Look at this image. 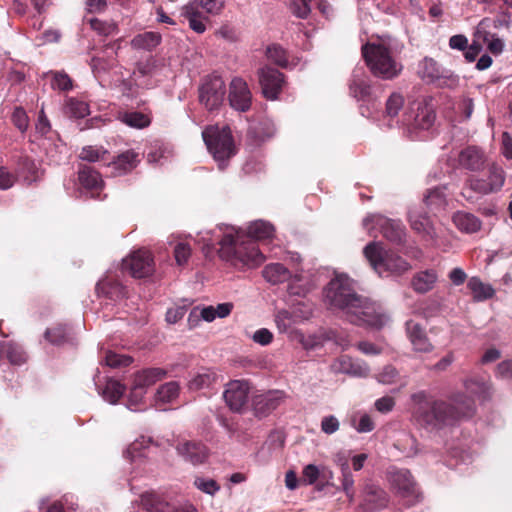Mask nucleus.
Returning a JSON list of instances; mask_svg holds the SVG:
<instances>
[{"label":"nucleus","instance_id":"obj_46","mask_svg":"<svg viewBox=\"0 0 512 512\" xmlns=\"http://www.w3.org/2000/svg\"><path fill=\"white\" fill-rule=\"evenodd\" d=\"M151 440L144 436L136 439L125 451V457L134 462L144 456V450L149 447Z\"/></svg>","mask_w":512,"mask_h":512},{"label":"nucleus","instance_id":"obj_5","mask_svg":"<svg viewBox=\"0 0 512 512\" xmlns=\"http://www.w3.org/2000/svg\"><path fill=\"white\" fill-rule=\"evenodd\" d=\"M506 173L501 165L496 162L487 165V173L483 176L470 175L463 188V196L471 200L473 194L485 196L499 192L504 186Z\"/></svg>","mask_w":512,"mask_h":512},{"label":"nucleus","instance_id":"obj_20","mask_svg":"<svg viewBox=\"0 0 512 512\" xmlns=\"http://www.w3.org/2000/svg\"><path fill=\"white\" fill-rule=\"evenodd\" d=\"M176 451L186 462L199 465L206 461L208 450L204 444L194 440H182L176 446Z\"/></svg>","mask_w":512,"mask_h":512},{"label":"nucleus","instance_id":"obj_64","mask_svg":"<svg viewBox=\"0 0 512 512\" xmlns=\"http://www.w3.org/2000/svg\"><path fill=\"white\" fill-rule=\"evenodd\" d=\"M251 339L261 346H267L272 343L274 335L269 329L260 328L253 333Z\"/></svg>","mask_w":512,"mask_h":512},{"label":"nucleus","instance_id":"obj_29","mask_svg":"<svg viewBox=\"0 0 512 512\" xmlns=\"http://www.w3.org/2000/svg\"><path fill=\"white\" fill-rule=\"evenodd\" d=\"M167 372L162 368H148L135 373L133 382L147 390L148 387L165 378Z\"/></svg>","mask_w":512,"mask_h":512},{"label":"nucleus","instance_id":"obj_11","mask_svg":"<svg viewBox=\"0 0 512 512\" xmlns=\"http://www.w3.org/2000/svg\"><path fill=\"white\" fill-rule=\"evenodd\" d=\"M225 82L217 75L207 76L199 88L200 103L209 111L217 110L224 102Z\"/></svg>","mask_w":512,"mask_h":512},{"label":"nucleus","instance_id":"obj_47","mask_svg":"<svg viewBox=\"0 0 512 512\" xmlns=\"http://www.w3.org/2000/svg\"><path fill=\"white\" fill-rule=\"evenodd\" d=\"M70 330L63 325L47 329L45 339L53 345H61L69 340Z\"/></svg>","mask_w":512,"mask_h":512},{"label":"nucleus","instance_id":"obj_8","mask_svg":"<svg viewBox=\"0 0 512 512\" xmlns=\"http://www.w3.org/2000/svg\"><path fill=\"white\" fill-rule=\"evenodd\" d=\"M363 227L370 235L376 236L379 232L390 242L402 244L406 237V230L401 221L392 220L380 214H370L363 219Z\"/></svg>","mask_w":512,"mask_h":512},{"label":"nucleus","instance_id":"obj_33","mask_svg":"<svg viewBox=\"0 0 512 512\" xmlns=\"http://www.w3.org/2000/svg\"><path fill=\"white\" fill-rule=\"evenodd\" d=\"M80 184L87 190H99L103 186L100 174L89 166H83L78 172Z\"/></svg>","mask_w":512,"mask_h":512},{"label":"nucleus","instance_id":"obj_59","mask_svg":"<svg viewBox=\"0 0 512 512\" xmlns=\"http://www.w3.org/2000/svg\"><path fill=\"white\" fill-rule=\"evenodd\" d=\"M352 425L359 433L371 432L375 427L372 418L366 413L359 414V420L357 423L356 416H354L352 419Z\"/></svg>","mask_w":512,"mask_h":512},{"label":"nucleus","instance_id":"obj_41","mask_svg":"<svg viewBox=\"0 0 512 512\" xmlns=\"http://www.w3.org/2000/svg\"><path fill=\"white\" fill-rule=\"evenodd\" d=\"M125 390V386L119 381L109 379L101 394L106 401L111 404H116L123 396Z\"/></svg>","mask_w":512,"mask_h":512},{"label":"nucleus","instance_id":"obj_52","mask_svg":"<svg viewBox=\"0 0 512 512\" xmlns=\"http://www.w3.org/2000/svg\"><path fill=\"white\" fill-rule=\"evenodd\" d=\"M215 381V375L210 372L199 373L188 384L190 390L196 391L208 388Z\"/></svg>","mask_w":512,"mask_h":512},{"label":"nucleus","instance_id":"obj_53","mask_svg":"<svg viewBox=\"0 0 512 512\" xmlns=\"http://www.w3.org/2000/svg\"><path fill=\"white\" fill-rule=\"evenodd\" d=\"M47 75H51V87L53 89L67 91L72 88V80L70 77L64 73L59 71H50Z\"/></svg>","mask_w":512,"mask_h":512},{"label":"nucleus","instance_id":"obj_43","mask_svg":"<svg viewBox=\"0 0 512 512\" xmlns=\"http://www.w3.org/2000/svg\"><path fill=\"white\" fill-rule=\"evenodd\" d=\"M464 386L468 393L475 395L480 399H486L491 394L490 384L486 381L469 379L465 381Z\"/></svg>","mask_w":512,"mask_h":512},{"label":"nucleus","instance_id":"obj_37","mask_svg":"<svg viewBox=\"0 0 512 512\" xmlns=\"http://www.w3.org/2000/svg\"><path fill=\"white\" fill-rule=\"evenodd\" d=\"M182 15L188 20L189 27L198 34H202L206 30L204 18L202 14L197 10L194 4H188L183 7Z\"/></svg>","mask_w":512,"mask_h":512},{"label":"nucleus","instance_id":"obj_57","mask_svg":"<svg viewBox=\"0 0 512 512\" xmlns=\"http://www.w3.org/2000/svg\"><path fill=\"white\" fill-rule=\"evenodd\" d=\"M105 364L112 368L125 367L132 363V358L127 355H120L114 352H107L104 358Z\"/></svg>","mask_w":512,"mask_h":512},{"label":"nucleus","instance_id":"obj_44","mask_svg":"<svg viewBox=\"0 0 512 512\" xmlns=\"http://www.w3.org/2000/svg\"><path fill=\"white\" fill-rule=\"evenodd\" d=\"M275 133L274 125L269 121L259 122L249 128L248 134L257 141H264Z\"/></svg>","mask_w":512,"mask_h":512},{"label":"nucleus","instance_id":"obj_22","mask_svg":"<svg viewBox=\"0 0 512 512\" xmlns=\"http://www.w3.org/2000/svg\"><path fill=\"white\" fill-rule=\"evenodd\" d=\"M284 399L285 393L280 390H272L258 395L254 399L255 412L260 416H265L277 409Z\"/></svg>","mask_w":512,"mask_h":512},{"label":"nucleus","instance_id":"obj_18","mask_svg":"<svg viewBox=\"0 0 512 512\" xmlns=\"http://www.w3.org/2000/svg\"><path fill=\"white\" fill-rule=\"evenodd\" d=\"M228 99L233 109L241 112L249 110L252 95L247 83L242 78L235 77L232 79Z\"/></svg>","mask_w":512,"mask_h":512},{"label":"nucleus","instance_id":"obj_25","mask_svg":"<svg viewBox=\"0 0 512 512\" xmlns=\"http://www.w3.org/2000/svg\"><path fill=\"white\" fill-rule=\"evenodd\" d=\"M140 162L139 154L134 150H127L119 154L114 161L109 163L113 176H121L132 171Z\"/></svg>","mask_w":512,"mask_h":512},{"label":"nucleus","instance_id":"obj_58","mask_svg":"<svg viewBox=\"0 0 512 512\" xmlns=\"http://www.w3.org/2000/svg\"><path fill=\"white\" fill-rule=\"evenodd\" d=\"M107 154V151L102 148H97L94 146H86L82 149L80 152L79 157L82 160L88 161V162H96L99 160H102Z\"/></svg>","mask_w":512,"mask_h":512},{"label":"nucleus","instance_id":"obj_26","mask_svg":"<svg viewBox=\"0 0 512 512\" xmlns=\"http://www.w3.org/2000/svg\"><path fill=\"white\" fill-rule=\"evenodd\" d=\"M406 330L409 340L416 352L427 353L433 348L429 342L423 328L416 322L410 320L406 322Z\"/></svg>","mask_w":512,"mask_h":512},{"label":"nucleus","instance_id":"obj_61","mask_svg":"<svg viewBox=\"0 0 512 512\" xmlns=\"http://www.w3.org/2000/svg\"><path fill=\"white\" fill-rule=\"evenodd\" d=\"M191 256V247L183 242H179L174 248V257L177 265H185Z\"/></svg>","mask_w":512,"mask_h":512},{"label":"nucleus","instance_id":"obj_24","mask_svg":"<svg viewBox=\"0 0 512 512\" xmlns=\"http://www.w3.org/2000/svg\"><path fill=\"white\" fill-rule=\"evenodd\" d=\"M408 219L411 228L421 234L426 240L434 242L436 240V232L429 218L417 209H410Z\"/></svg>","mask_w":512,"mask_h":512},{"label":"nucleus","instance_id":"obj_38","mask_svg":"<svg viewBox=\"0 0 512 512\" xmlns=\"http://www.w3.org/2000/svg\"><path fill=\"white\" fill-rule=\"evenodd\" d=\"M118 119L129 127L142 129L150 125V117L142 112H120Z\"/></svg>","mask_w":512,"mask_h":512},{"label":"nucleus","instance_id":"obj_36","mask_svg":"<svg viewBox=\"0 0 512 512\" xmlns=\"http://www.w3.org/2000/svg\"><path fill=\"white\" fill-rule=\"evenodd\" d=\"M467 287L473 294L476 301H483L493 297L495 290L489 284L481 281L478 277H471L468 280Z\"/></svg>","mask_w":512,"mask_h":512},{"label":"nucleus","instance_id":"obj_50","mask_svg":"<svg viewBox=\"0 0 512 512\" xmlns=\"http://www.w3.org/2000/svg\"><path fill=\"white\" fill-rule=\"evenodd\" d=\"M267 58L278 66L287 68L289 66L286 51L279 45L273 44L267 48Z\"/></svg>","mask_w":512,"mask_h":512},{"label":"nucleus","instance_id":"obj_9","mask_svg":"<svg viewBox=\"0 0 512 512\" xmlns=\"http://www.w3.org/2000/svg\"><path fill=\"white\" fill-rule=\"evenodd\" d=\"M435 122V111L431 103L423 101L416 103V108H411L409 114H405L402 125L406 126L411 138H417L418 131L428 130Z\"/></svg>","mask_w":512,"mask_h":512},{"label":"nucleus","instance_id":"obj_10","mask_svg":"<svg viewBox=\"0 0 512 512\" xmlns=\"http://www.w3.org/2000/svg\"><path fill=\"white\" fill-rule=\"evenodd\" d=\"M390 483L405 506H413L420 501L421 493L411 473L406 469L390 472Z\"/></svg>","mask_w":512,"mask_h":512},{"label":"nucleus","instance_id":"obj_63","mask_svg":"<svg viewBox=\"0 0 512 512\" xmlns=\"http://www.w3.org/2000/svg\"><path fill=\"white\" fill-rule=\"evenodd\" d=\"M12 121L21 132H25L29 126L28 116L21 107L15 108L12 114Z\"/></svg>","mask_w":512,"mask_h":512},{"label":"nucleus","instance_id":"obj_12","mask_svg":"<svg viewBox=\"0 0 512 512\" xmlns=\"http://www.w3.org/2000/svg\"><path fill=\"white\" fill-rule=\"evenodd\" d=\"M418 75L426 82L440 87H455L458 77L448 70L442 69L432 58H424L418 65Z\"/></svg>","mask_w":512,"mask_h":512},{"label":"nucleus","instance_id":"obj_39","mask_svg":"<svg viewBox=\"0 0 512 512\" xmlns=\"http://www.w3.org/2000/svg\"><path fill=\"white\" fill-rule=\"evenodd\" d=\"M141 505L147 512H169L168 503L154 492L142 494Z\"/></svg>","mask_w":512,"mask_h":512},{"label":"nucleus","instance_id":"obj_19","mask_svg":"<svg viewBox=\"0 0 512 512\" xmlns=\"http://www.w3.org/2000/svg\"><path fill=\"white\" fill-rule=\"evenodd\" d=\"M330 368L334 373L347 374L352 377H367L370 373V368L365 361L347 355L335 359Z\"/></svg>","mask_w":512,"mask_h":512},{"label":"nucleus","instance_id":"obj_62","mask_svg":"<svg viewBox=\"0 0 512 512\" xmlns=\"http://www.w3.org/2000/svg\"><path fill=\"white\" fill-rule=\"evenodd\" d=\"M398 378V371L391 365L385 366L382 371L377 375L376 379L379 383L390 385L396 382Z\"/></svg>","mask_w":512,"mask_h":512},{"label":"nucleus","instance_id":"obj_48","mask_svg":"<svg viewBox=\"0 0 512 512\" xmlns=\"http://www.w3.org/2000/svg\"><path fill=\"white\" fill-rule=\"evenodd\" d=\"M0 347L11 364L21 365L26 361L25 353L19 346L6 342L0 343Z\"/></svg>","mask_w":512,"mask_h":512},{"label":"nucleus","instance_id":"obj_2","mask_svg":"<svg viewBox=\"0 0 512 512\" xmlns=\"http://www.w3.org/2000/svg\"><path fill=\"white\" fill-rule=\"evenodd\" d=\"M274 226L264 220H255L247 228V235L234 227L227 228L222 236L213 237L207 232L202 237L203 242L209 248L216 243L220 245V256L230 261L233 265L257 267L265 261V256L257 247L255 240L266 241L274 237Z\"/></svg>","mask_w":512,"mask_h":512},{"label":"nucleus","instance_id":"obj_3","mask_svg":"<svg viewBox=\"0 0 512 512\" xmlns=\"http://www.w3.org/2000/svg\"><path fill=\"white\" fill-rule=\"evenodd\" d=\"M413 420L426 429H439L461 419L470 418L475 412L474 400L464 393L456 394L451 403L437 401L425 391L411 395Z\"/></svg>","mask_w":512,"mask_h":512},{"label":"nucleus","instance_id":"obj_60","mask_svg":"<svg viewBox=\"0 0 512 512\" xmlns=\"http://www.w3.org/2000/svg\"><path fill=\"white\" fill-rule=\"evenodd\" d=\"M321 470L314 464H308L303 468L301 481L305 485H313L319 479Z\"/></svg>","mask_w":512,"mask_h":512},{"label":"nucleus","instance_id":"obj_1","mask_svg":"<svg viewBox=\"0 0 512 512\" xmlns=\"http://www.w3.org/2000/svg\"><path fill=\"white\" fill-rule=\"evenodd\" d=\"M325 302L331 309L340 310L354 325L379 330L390 321L380 304L356 293L354 281L345 274L330 280L325 289Z\"/></svg>","mask_w":512,"mask_h":512},{"label":"nucleus","instance_id":"obj_32","mask_svg":"<svg viewBox=\"0 0 512 512\" xmlns=\"http://www.w3.org/2000/svg\"><path fill=\"white\" fill-rule=\"evenodd\" d=\"M453 222L465 233H475L481 228V221L473 214L459 211L454 214Z\"/></svg>","mask_w":512,"mask_h":512},{"label":"nucleus","instance_id":"obj_45","mask_svg":"<svg viewBox=\"0 0 512 512\" xmlns=\"http://www.w3.org/2000/svg\"><path fill=\"white\" fill-rule=\"evenodd\" d=\"M370 90L371 87L368 80L360 78L356 73H354L350 84L351 95L358 100H363L370 95Z\"/></svg>","mask_w":512,"mask_h":512},{"label":"nucleus","instance_id":"obj_54","mask_svg":"<svg viewBox=\"0 0 512 512\" xmlns=\"http://www.w3.org/2000/svg\"><path fill=\"white\" fill-rule=\"evenodd\" d=\"M290 311L293 313L295 319L301 323L311 317L313 307L309 302L299 301L296 304H292Z\"/></svg>","mask_w":512,"mask_h":512},{"label":"nucleus","instance_id":"obj_40","mask_svg":"<svg viewBox=\"0 0 512 512\" xmlns=\"http://www.w3.org/2000/svg\"><path fill=\"white\" fill-rule=\"evenodd\" d=\"M204 320L206 322H212L216 319L215 307L214 306H196L194 307L188 317V323L190 327H195L198 325L200 320Z\"/></svg>","mask_w":512,"mask_h":512},{"label":"nucleus","instance_id":"obj_56","mask_svg":"<svg viewBox=\"0 0 512 512\" xmlns=\"http://www.w3.org/2000/svg\"><path fill=\"white\" fill-rule=\"evenodd\" d=\"M404 105V98L400 93H392L386 101V115L389 117L397 116Z\"/></svg>","mask_w":512,"mask_h":512},{"label":"nucleus","instance_id":"obj_23","mask_svg":"<svg viewBox=\"0 0 512 512\" xmlns=\"http://www.w3.org/2000/svg\"><path fill=\"white\" fill-rule=\"evenodd\" d=\"M490 19L484 18L482 19L476 27L475 38L478 42H483L487 45L488 50L494 54L499 55L502 53L504 49V42L499 37H496L495 34H491L487 31L489 27Z\"/></svg>","mask_w":512,"mask_h":512},{"label":"nucleus","instance_id":"obj_42","mask_svg":"<svg viewBox=\"0 0 512 512\" xmlns=\"http://www.w3.org/2000/svg\"><path fill=\"white\" fill-rule=\"evenodd\" d=\"M64 113L69 117L84 118L89 115V106L86 102L69 98L65 102Z\"/></svg>","mask_w":512,"mask_h":512},{"label":"nucleus","instance_id":"obj_21","mask_svg":"<svg viewBox=\"0 0 512 512\" xmlns=\"http://www.w3.org/2000/svg\"><path fill=\"white\" fill-rule=\"evenodd\" d=\"M486 162L487 157L484 151L476 146H468L462 149L458 154L459 167L472 172L483 169Z\"/></svg>","mask_w":512,"mask_h":512},{"label":"nucleus","instance_id":"obj_13","mask_svg":"<svg viewBox=\"0 0 512 512\" xmlns=\"http://www.w3.org/2000/svg\"><path fill=\"white\" fill-rule=\"evenodd\" d=\"M122 268L134 278H145L153 274L154 261L149 251L141 249L123 259Z\"/></svg>","mask_w":512,"mask_h":512},{"label":"nucleus","instance_id":"obj_16","mask_svg":"<svg viewBox=\"0 0 512 512\" xmlns=\"http://www.w3.org/2000/svg\"><path fill=\"white\" fill-rule=\"evenodd\" d=\"M97 294L106 308L114 306L126 296L125 288L113 276H106L96 286Z\"/></svg>","mask_w":512,"mask_h":512},{"label":"nucleus","instance_id":"obj_15","mask_svg":"<svg viewBox=\"0 0 512 512\" xmlns=\"http://www.w3.org/2000/svg\"><path fill=\"white\" fill-rule=\"evenodd\" d=\"M360 509L363 512H375L388 504L387 493L371 482H366L361 490Z\"/></svg>","mask_w":512,"mask_h":512},{"label":"nucleus","instance_id":"obj_6","mask_svg":"<svg viewBox=\"0 0 512 512\" xmlns=\"http://www.w3.org/2000/svg\"><path fill=\"white\" fill-rule=\"evenodd\" d=\"M363 253L380 276L386 272L401 274L411 268L410 264L401 256L386 251L381 242H370L365 246Z\"/></svg>","mask_w":512,"mask_h":512},{"label":"nucleus","instance_id":"obj_51","mask_svg":"<svg viewBox=\"0 0 512 512\" xmlns=\"http://www.w3.org/2000/svg\"><path fill=\"white\" fill-rule=\"evenodd\" d=\"M424 201L430 208H439L444 206L446 199L443 187H435L428 191L425 195Z\"/></svg>","mask_w":512,"mask_h":512},{"label":"nucleus","instance_id":"obj_35","mask_svg":"<svg viewBox=\"0 0 512 512\" xmlns=\"http://www.w3.org/2000/svg\"><path fill=\"white\" fill-rule=\"evenodd\" d=\"M180 387L178 382L170 381L161 385L155 393L157 405L173 403L179 396Z\"/></svg>","mask_w":512,"mask_h":512},{"label":"nucleus","instance_id":"obj_31","mask_svg":"<svg viewBox=\"0 0 512 512\" xmlns=\"http://www.w3.org/2000/svg\"><path fill=\"white\" fill-rule=\"evenodd\" d=\"M311 289V284L307 276L294 270V274L288 280L287 292L290 296L304 297Z\"/></svg>","mask_w":512,"mask_h":512},{"label":"nucleus","instance_id":"obj_27","mask_svg":"<svg viewBox=\"0 0 512 512\" xmlns=\"http://www.w3.org/2000/svg\"><path fill=\"white\" fill-rule=\"evenodd\" d=\"M438 280V274L433 269L417 272L411 281L415 292L424 294L431 291Z\"/></svg>","mask_w":512,"mask_h":512},{"label":"nucleus","instance_id":"obj_28","mask_svg":"<svg viewBox=\"0 0 512 512\" xmlns=\"http://www.w3.org/2000/svg\"><path fill=\"white\" fill-rule=\"evenodd\" d=\"M262 273L263 277L271 284H279L288 281L294 274V271H291L281 263H272L265 266Z\"/></svg>","mask_w":512,"mask_h":512},{"label":"nucleus","instance_id":"obj_49","mask_svg":"<svg viewBox=\"0 0 512 512\" xmlns=\"http://www.w3.org/2000/svg\"><path fill=\"white\" fill-rule=\"evenodd\" d=\"M146 393L147 390L133 382L128 396L127 408L132 411L142 410L140 406L144 403Z\"/></svg>","mask_w":512,"mask_h":512},{"label":"nucleus","instance_id":"obj_55","mask_svg":"<svg viewBox=\"0 0 512 512\" xmlns=\"http://www.w3.org/2000/svg\"><path fill=\"white\" fill-rule=\"evenodd\" d=\"M194 485L203 493L211 496H214L220 490V485L214 479L205 477H196Z\"/></svg>","mask_w":512,"mask_h":512},{"label":"nucleus","instance_id":"obj_17","mask_svg":"<svg viewBox=\"0 0 512 512\" xmlns=\"http://www.w3.org/2000/svg\"><path fill=\"white\" fill-rule=\"evenodd\" d=\"M258 74L263 95L270 100L277 99L284 85L283 74L271 67L261 68Z\"/></svg>","mask_w":512,"mask_h":512},{"label":"nucleus","instance_id":"obj_34","mask_svg":"<svg viewBox=\"0 0 512 512\" xmlns=\"http://www.w3.org/2000/svg\"><path fill=\"white\" fill-rule=\"evenodd\" d=\"M274 323L281 334H291L294 332V326L299 324L288 309L277 310L274 314Z\"/></svg>","mask_w":512,"mask_h":512},{"label":"nucleus","instance_id":"obj_30","mask_svg":"<svg viewBox=\"0 0 512 512\" xmlns=\"http://www.w3.org/2000/svg\"><path fill=\"white\" fill-rule=\"evenodd\" d=\"M161 39L160 33L148 31L134 36L130 44L136 50L152 51L160 44Z\"/></svg>","mask_w":512,"mask_h":512},{"label":"nucleus","instance_id":"obj_14","mask_svg":"<svg viewBox=\"0 0 512 512\" xmlns=\"http://www.w3.org/2000/svg\"><path fill=\"white\" fill-rule=\"evenodd\" d=\"M250 393V385L246 380H232L226 384L223 398L233 412H241L246 406Z\"/></svg>","mask_w":512,"mask_h":512},{"label":"nucleus","instance_id":"obj_7","mask_svg":"<svg viewBox=\"0 0 512 512\" xmlns=\"http://www.w3.org/2000/svg\"><path fill=\"white\" fill-rule=\"evenodd\" d=\"M202 137L209 152L218 163L219 169H224L226 161L235 155V146L230 129L228 127L219 129L210 126L203 130Z\"/></svg>","mask_w":512,"mask_h":512},{"label":"nucleus","instance_id":"obj_4","mask_svg":"<svg viewBox=\"0 0 512 512\" xmlns=\"http://www.w3.org/2000/svg\"><path fill=\"white\" fill-rule=\"evenodd\" d=\"M362 55L371 73L382 80L400 75L403 66L396 59V42L389 36L370 39L362 46Z\"/></svg>","mask_w":512,"mask_h":512}]
</instances>
